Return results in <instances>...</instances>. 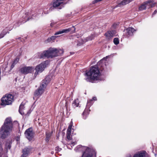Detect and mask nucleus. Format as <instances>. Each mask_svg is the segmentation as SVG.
Returning <instances> with one entry per match:
<instances>
[{"instance_id": "obj_1", "label": "nucleus", "mask_w": 157, "mask_h": 157, "mask_svg": "<svg viewBox=\"0 0 157 157\" xmlns=\"http://www.w3.org/2000/svg\"><path fill=\"white\" fill-rule=\"evenodd\" d=\"M62 49H57L56 48H50L48 50L44 51L42 53L38 54V57L42 58L44 57L48 58H53L57 56L61 55L63 53Z\"/></svg>"}, {"instance_id": "obj_2", "label": "nucleus", "mask_w": 157, "mask_h": 157, "mask_svg": "<svg viewBox=\"0 0 157 157\" xmlns=\"http://www.w3.org/2000/svg\"><path fill=\"white\" fill-rule=\"evenodd\" d=\"M12 128V122L11 118H7L0 129L1 138L4 139L6 137L11 133Z\"/></svg>"}, {"instance_id": "obj_3", "label": "nucleus", "mask_w": 157, "mask_h": 157, "mask_svg": "<svg viewBox=\"0 0 157 157\" xmlns=\"http://www.w3.org/2000/svg\"><path fill=\"white\" fill-rule=\"evenodd\" d=\"M85 75L87 76L86 80L87 81L91 82L92 80L99 79L100 74L97 66H95L92 67L89 71L85 73Z\"/></svg>"}, {"instance_id": "obj_4", "label": "nucleus", "mask_w": 157, "mask_h": 157, "mask_svg": "<svg viewBox=\"0 0 157 157\" xmlns=\"http://www.w3.org/2000/svg\"><path fill=\"white\" fill-rule=\"evenodd\" d=\"M50 81L47 77L43 81L39 89L35 91L34 94V98H38L44 92V89L46 88Z\"/></svg>"}, {"instance_id": "obj_5", "label": "nucleus", "mask_w": 157, "mask_h": 157, "mask_svg": "<svg viewBox=\"0 0 157 157\" xmlns=\"http://www.w3.org/2000/svg\"><path fill=\"white\" fill-rule=\"evenodd\" d=\"M14 101V96L10 94H6L1 99V105L5 106L11 105Z\"/></svg>"}, {"instance_id": "obj_6", "label": "nucleus", "mask_w": 157, "mask_h": 157, "mask_svg": "<svg viewBox=\"0 0 157 157\" xmlns=\"http://www.w3.org/2000/svg\"><path fill=\"white\" fill-rule=\"evenodd\" d=\"M48 63V61H46L37 65L35 68L36 72L34 74V75L36 76L39 73L42 72L46 67Z\"/></svg>"}, {"instance_id": "obj_7", "label": "nucleus", "mask_w": 157, "mask_h": 157, "mask_svg": "<svg viewBox=\"0 0 157 157\" xmlns=\"http://www.w3.org/2000/svg\"><path fill=\"white\" fill-rule=\"evenodd\" d=\"M25 134L26 138L29 141H31L33 140L34 136V132H33L32 128H29L27 129L25 131Z\"/></svg>"}, {"instance_id": "obj_8", "label": "nucleus", "mask_w": 157, "mask_h": 157, "mask_svg": "<svg viewBox=\"0 0 157 157\" xmlns=\"http://www.w3.org/2000/svg\"><path fill=\"white\" fill-rule=\"evenodd\" d=\"M75 28L74 26H72V27L67 29H65L60 30L55 33V35H57L61 34L64 33H67L71 32V33H72L75 32Z\"/></svg>"}, {"instance_id": "obj_9", "label": "nucleus", "mask_w": 157, "mask_h": 157, "mask_svg": "<svg viewBox=\"0 0 157 157\" xmlns=\"http://www.w3.org/2000/svg\"><path fill=\"white\" fill-rule=\"evenodd\" d=\"M64 0H54L53 1L52 5L54 7L58 8L61 9L63 6L65 4L64 2Z\"/></svg>"}, {"instance_id": "obj_10", "label": "nucleus", "mask_w": 157, "mask_h": 157, "mask_svg": "<svg viewBox=\"0 0 157 157\" xmlns=\"http://www.w3.org/2000/svg\"><path fill=\"white\" fill-rule=\"evenodd\" d=\"M34 68L32 67H25L20 69V72L24 74L31 73L34 71Z\"/></svg>"}, {"instance_id": "obj_11", "label": "nucleus", "mask_w": 157, "mask_h": 157, "mask_svg": "<svg viewBox=\"0 0 157 157\" xmlns=\"http://www.w3.org/2000/svg\"><path fill=\"white\" fill-rule=\"evenodd\" d=\"M32 148L30 147H26L23 149L21 157H27L29 154L32 152Z\"/></svg>"}, {"instance_id": "obj_12", "label": "nucleus", "mask_w": 157, "mask_h": 157, "mask_svg": "<svg viewBox=\"0 0 157 157\" xmlns=\"http://www.w3.org/2000/svg\"><path fill=\"white\" fill-rule=\"evenodd\" d=\"M116 34V31L115 30H112L111 31L107 32L105 34V35L108 39H110L113 36H114Z\"/></svg>"}, {"instance_id": "obj_13", "label": "nucleus", "mask_w": 157, "mask_h": 157, "mask_svg": "<svg viewBox=\"0 0 157 157\" xmlns=\"http://www.w3.org/2000/svg\"><path fill=\"white\" fill-rule=\"evenodd\" d=\"M126 35L128 36H132L133 35V33L136 30L133 28L129 27L127 29Z\"/></svg>"}, {"instance_id": "obj_14", "label": "nucleus", "mask_w": 157, "mask_h": 157, "mask_svg": "<svg viewBox=\"0 0 157 157\" xmlns=\"http://www.w3.org/2000/svg\"><path fill=\"white\" fill-rule=\"evenodd\" d=\"M144 3L146 6V8H149L153 7V2L150 0L144 2Z\"/></svg>"}, {"instance_id": "obj_15", "label": "nucleus", "mask_w": 157, "mask_h": 157, "mask_svg": "<svg viewBox=\"0 0 157 157\" xmlns=\"http://www.w3.org/2000/svg\"><path fill=\"white\" fill-rule=\"evenodd\" d=\"M133 157H145V152H139L134 155Z\"/></svg>"}, {"instance_id": "obj_16", "label": "nucleus", "mask_w": 157, "mask_h": 157, "mask_svg": "<svg viewBox=\"0 0 157 157\" xmlns=\"http://www.w3.org/2000/svg\"><path fill=\"white\" fill-rule=\"evenodd\" d=\"M25 105V103H23V102H22L21 104L20 105L19 108V111L20 113H21V115H22L23 113L22 110L24 109V106Z\"/></svg>"}, {"instance_id": "obj_17", "label": "nucleus", "mask_w": 157, "mask_h": 157, "mask_svg": "<svg viewBox=\"0 0 157 157\" xmlns=\"http://www.w3.org/2000/svg\"><path fill=\"white\" fill-rule=\"evenodd\" d=\"M19 60V58L17 57L14 60V61L13 62L12 64V65H11V69H12L13 68L15 65L18 63V62Z\"/></svg>"}, {"instance_id": "obj_18", "label": "nucleus", "mask_w": 157, "mask_h": 157, "mask_svg": "<svg viewBox=\"0 0 157 157\" xmlns=\"http://www.w3.org/2000/svg\"><path fill=\"white\" fill-rule=\"evenodd\" d=\"M72 106L74 107H78L79 105V100L78 99H77L74 101L72 103Z\"/></svg>"}, {"instance_id": "obj_19", "label": "nucleus", "mask_w": 157, "mask_h": 157, "mask_svg": "<svg viewBox=\"0 0 157 157\" xmlns=\"http://www.w3.org/2000/svg\"><path fill=\"white\" fill-rule=\"evenodd\" d=\"M146 8V6H145L144 2L139 7V11H142L145 10Z\"/></svg>"}, {"instance_id": "obj_20", "label": "nucleus", "mask_w": 157, "mask_h": 157, "mask_svg": "<svg viewBox=\"0 0 157 157\" xmlns=\"http://www.w3.org/2000/svg\"><path fill=\"white\" fill-rule=\"evenodd\" d=\"M6 33V31L5 29L3 30L0 34V39L3 37Z\"/></svg>"}, {"instance_id": "obj_21", "label": "nucleus", "mask_w": 157, "mask_h": 157, "mask_svg": "<svg viewBox=\"0 0 157 157\" xmlns=\"http://www.w3.org/2000/svg\"><path fill=\"white\" fill-rule=\"evenodd\" d=\"M56 38V36H52L51 37L48 38L47 40L48 42H50L52 40H54Z\"/></svg>"}, {"instance_id": "obj_22", "label": "nucleus", "mask_w": 157, "mask_h": 157, "mask_svg": "<svg viewBox=\"0 0 157 157\" xmlns=\"http://www.w3.org/2000/svg\"><path fill=\"white\" fill-rule=\"evenodd\" d=\"M72 136L71 135V133L67 132V139L68 140H71L72 139Z\"/></svg>"}, {"instance_id": "obj_23", "label": "nucleus", "mask_w": 157, "mask_h": 157, "mask_svg": "<svg viewBox=\"0 0 157 157\" xmlns=\"http://www.w3.org/2000/svg\"><path fill=\"white\" fill-rule=\"evenodd\" d=\"M50 136L51 135L50 134L48 133H46V138L45 140L47 142L49 141Z\"/></svg>"}, {"instance_id": "obj_24", "label": "nucleus", "mask_w": 157, "mask_h": 157, "mask_svg": "<svg viewBox=\"0 0 157 157\" xmlns=\"http://www.w3.org/2000/svg\"><path fill=\"white\" fill-rule=\"evenodd\" d=\"M113 42L116 45H117L119 43V40L117 38H115L113 40Z\"/></svg>"}, {"instance_id": "obj_25", "label": "nucleus", "mask_w": 157, "mask_h": 157, "mask_svg": "<svg viewBox=\"0 0 157 157\" xmlns=\"http://www.w3.org/2000/svg\"><path fill=\"white\" fill-rule=\"evenodd\" d=\"M71 128H72V125L71 124L69 125V126L67 130V132L71 133Z\"/></svg>"}, {"instance_id": "obj_26", "label": "nucleus", "mask_w": 157, "mask_h": 157, "mask_svg": "<svg viewBox=\"0 0 157 157\" xmlns=\"http://www.w3.org/2000/svg\"><path fill=\"white\" fill-rule=\"evenodd\" d=\"M11 147V144L10 143H9L8 144H7L6 145V147L7 149H10V148Z\"/></svg>"}, {"instance_id": "obj_27", "label": "nucleus", "mask_w": 157, "mask_h": 157, "mask_svg": "<svg viewBox=\"0 0 157 157\" xmlns=\"http://www.w3.org/2000/svg\"><path fill=\"white\" fill-rule=\"evenodd\" d=\"M25 19L24 20H22L21 21V23H24L26 22L27 21L29 20V18H27V20H26V19H25V18H24Z\"/></svg>"}, {"instance_id": "obj_28", "label": "nucleus", "mask_w": 157, "mask_h": 157, "mask_svg": "<svg viewBox=\"0 0 157 157\" xmlns=\"http://www.w3.org/2000/svg\"><path fill=\"white\" fill-rule=\"evenodd\" d=\"M92 100H97V98L96 97H94L92 98V99L91 100V101H92Z\"/></svg>"}, {"instance_id": "obj_29", "label": "nucleus", "mask_w": 157, "mask_h": 157, "mask_svg": "<svg viewBox=\"0 0 157 157\" xmlns=\"http://www.w3.org/2000/svg\"><path fill=\"white\" fill-rule=\"evenodd\" d=\"M65 107H66L67 109V102H66Z\"/></svg>"}, {"instance_id": "obj_30", "label": "nucleus", "mask_w": 157, "mask_h": 157, "mask_svg": "<svg viewBox=\"0 0 157 157\" xmlns=\"http://www.w3.org/2000/svg\"><path fill=\"white\" fill-rule=\"evenodd\" d=\"M156 12H157V10H155L153 13L152 15H154V14H155Z\"/></svg>"}, {"instance_id": "obj_31", "label": "nucleus", "mask_w": 157, "mask_h": 157, "mask_svg": "<svg viewBox=\"0 0 157 157\" xmlns=\"http://www.w3.org/2000/svg\"><path fill=\"white\" fill-rule=\"evenodd\" d=\"M116 24H114L113 25V27L114 28H115L116 27Z\"/></svg>"}, {"instance_id": "obj_32", "label": "nucleus", "mask_w": 157, "mask_h": 157, "mask_svg": "<svg viewBox=\"0 0 157 157\" xmlns=\"http://www.w3.org/2000/svg\"><path fill=\"white\" fill-rule=\"evenodd\" d=\"M55 24V23H51V24H50V25H51V26H53L54 24Z\"/></svg>"}, {"instance_id": "obj_33", "label": "nucleus", "mask_w": 157, "mask_h": 157, "mask_svg": "<svg viewBox=\"0 0 157 157\" xmlns=\"http://www.w3.org/2000/svg\"><path fill=\"white\" fill-rule=\"evenodd\" d=\"M85 114H86V110H85V111L83 112V115H85Z\"/></svg>"}, {"instance_id": "obj_34", "label": "nucleus", "mask_w": 157, "mask_h": 157, "mask_svg": "<svg viewBox=\"0 0 157 157\" xmlns=\"http://www.w3.org/2000/svg\"><path fill=\"white\" fill-rule=\"evenodd\" d=\"M130 157H131V156H130Z\"/></svg>"}]
</instances>
